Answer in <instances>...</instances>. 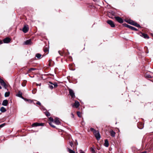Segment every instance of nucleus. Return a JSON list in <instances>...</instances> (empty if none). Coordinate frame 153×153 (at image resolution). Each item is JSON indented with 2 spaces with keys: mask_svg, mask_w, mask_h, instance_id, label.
I'll use <instances>...</instances> for the list:
<instances>
[{
  "mask_svg": "<svg viewBox=\"0 0 153 153\" xmlns=\"http://www.w3.org/2000/svg\"><path fill=\"white\" fill-rule=\"evenodd\" d=\"M127 22H128L130 24H131V25H134L137 27H140V26L139 24L137 23L136 22H134L133 21H132L131 20H128L127 21Z\"/></svg>",
  "mask_w": 153,
  "mask_h": 153,
  "instance_id": "nucleus-1",
  "label": "nucleus"
},
{
  "mask_svg": "<svg viewBox=\"0 0 153 153\" xmlns=\"http://www.w3.org/2000/svg\"><path fill=\"white\" fill-rule=\"evenodd\" d=\"M97 140H99L100 138V135L98 131H97L94 134Z\"/></svg>",
  "mask_w": 153,
  "mask_h": 153,
  "instance_id": "nucleus-2",
  "label": "nucleus"
},
{
  "mask_svg": "<svg viewBox=\"0 0 153 153\" xmlns=\"http://www.w3.org/2000/svg\"><path fill=\"white\" fill-rule=\"evenodd\" d=\"M68 91H69V94L71 97H72V98H74L75 97V93L73 90L69 88L68 89Z\"/></svg>",
  "mask_w": 153,
  "mask_h": 153,
  "instance_id": "nucleus-3",
  "label": "nucleus"
},
{
  "mask_svg": "<svg viewBox=\"0 0 153 153\" xmlns=\"http://www.w3.org/2000/svg\"><path fill=\"white\" fill-rule=\"evenodd\" d=\"M115 19L118 22L121 23L123 22V20L120 17L118 16H115L114 17Z\"/></svg>",
  "mask_w": 153,
  "mask_h": 153,
  "instance_id": "nucleus-4",
  "label": "nucleus"
},
{
  "mask_svg": "<svg viewBox=\"0 0 153 153\" xmlns=\"http://www.w3.org/2000/svg\"><path fill=\"white\" fill-rule=\"evenodd\" d=\"M107 23L109 25L112 27H115V25L113 22L111 20H108L107 21Z\"/></svg>",
  "mask_w": 153,
  "mask_h": 153,
  "instance_id": "nucleus-5",
  "label": "nucleus"
},
{
  "mask_svg": "<svg viewBox=\"0 0 153 153\" xmlns=\"http://www.w3.org/2000/svg\"><path fill=\"white\" fill-rule=\"evenodd\" d=\"M0 84L4 86V88H6V84L4 81L0 78Z\"/></svg>",
  "mask_w": 153,
  "mask_h": 153,
  "instance_id": "nucleus-6",
  "label": "nucleus"
},
{
  "mask_svg": "<svg viewBox=\"0 0 153 153\" xmlns=\"http://www.w3.org/2000/svg\"><path fill=\"white\" fill-rule=\"evenodd\" d=\"M28 30V27L27 25H25L22 29V31L24 33H27Z\"/></svg>",
  "mask_w": 153,
  "mask_h": 153,
  "instance_id": "nucleus-7",
  "label": "nucleus"
},
{
  "mask_svg": "<svg viewBox=\"0 0 153 153\" xmlns=\"http://www.w3.org/2000/svg\"><path fill=\"white\" fill-rule=\"evenodd\" d=\"M10 40L11 39L10 38L7 37L3 39V41L4 43H8L10 42Z\"/></svg>",
  "mask_w": 153,
  "mask_h": 153,
  "instance_id": "nucleus-8",
  "label": "nucleus"
},
{
  "mask_svg": "<svg viewBox=\"0 0 153 153\" xmlns=\"http://www.w3.org/2000/svg\"><path fill=\"white\" fill-rule=\"evenodd\" d=\"M54 123L56 125L61 124V122L59 120V118H56L54 119Z\"/></svg>",
  "mask_w": 153,
  "mask_h": 153,
  "instance_id": "nucleus-9",
  "label": "nucleus"
},
{
  "mask_svg": "<svg viewBox=\"0 0 153 153\" xmlns=\"http://www.w3.org/2000/svg\"><path fill=\"white\" fill-rule=\"evenodd\" d=\"M125 26L131 29L132 30H133L135 31H137V29L130 25L126 24V25H125Z\"/></svg>",
  "mask_w": 153,
  "mask_h": 153,
  "instance_id": "nucleus-10",
  "label": "nucleus"
},
{
  "mask_svg": "<svg viewBox=\"0 0 153 153\" xmlns=\"http://www.w3.org/2000/svg\"><path fill=\"white\" fill-rule=\"evenodd\" d=\"M31 40L30 39L27 40L24 43V44L25 45H28L31 44Z\"/></svg>",
  "mask_w": 153,
  "mask_h": 153,
  "instance_id": "nucleus-11",
  "label": "nucleus"
},
{
  "mask_svg": "<svg viewBox=\"0 0 153 153\" xmlns=\"http://www.w3.org/2000/svg\"><path fill=\"white\" fill-rule=\"evenodd\" d=\"M79 105V102L76 100L75 101V103L73 104V106H75L76 108H78Z\"/></svg>",
  "mask_w": 153,
  "mask_h": 153,
  "instance_id": "nucleus-12",
  "label": "nucleus"
},
{
  "mask_svg": "<svg viewBox=\"0 0 153 153\" xmlns=\"http://www.w3.org/2000/svg\"><path fill=\"white\" fill-rule=\"evenodd\" d=\"M16 96L22 98V99L23 98V97L22 96V93L20 91H19L18 93L16 94Z\"/></svg>",
  "mask_w": 153,
  "mask_h": 153,
  "instance_id": "nucleus-13",
  "label": "nucleus"
},
{
  "mask_svg": "<svg viewBox=\"0 0 153 153\" xmlns=\"http://www.w3.org/2000/svg\"><path fill=\"white\" fill-rule=\"evenodd\" d=\"M8 103V102L7 100H5L3 101L2 103V105L3 106H6Z\"/></svg>",
  "mask_w": 153,
  "mask_h": 153,
  "instance_id": "nucleus-14",
  "label": "nucleus"
},
{
  "mask_svg": "<svg viewBox=\"0 0 153 153\" xmlns=\"http://www.w3.org/2000/svg\"><path fill=\"white\" fill-rule=\"evenodd\" d=\"M104 146L106 147H108V146L109 143L108 140L106 139L105 140Z\"/></svg>",
  "mask_w": 153,
  "mask_h": 153,
  "instance_id": "nucleus-15",
  "label": "nucleus"
},
{
  "mask_svg": "<svg viewBox=\"0 0 153 153\" xmlns=\"http://www.w3.org/2000/svg\"><path fill=\"white\" fill-rule=\"evenodd\" d=\"M110 133L111 135L113 137H114L115 136V133L113 130H111L110 131Z\"/></svg>",
  "mask_w": 153,
  "mask_h": 153,
  "instance_id": "nucleus-16",
  "label": "nucleus"
},
{
  "mask_svg": "<svg viewBox=\"0 0 153 153\" xmlns=\"http://www.w3.org/2000/svg\"><path fill=\"white\" fill-rule=\"evenodd\" d=\"M0 111L2 112H5L6 111L5 108L4 107H1V108Z\"/></svg>",
  "mask_w": 153,
  "mask_h": 153,
  "instance_id": "nucleus-17",
  "label": "nucleus"
},
{
  "mask_svg": "<svg viewBox=\"0 0 153 153\" xmlns=\"http://www.w3.org/2000/svg\"><path fill=\"white\" fill-rule=\"evenodd\" d=\"M142 36L144 38L148 39L149 38V37L147 34L145 33H142Z\"/></svg>",
  "mask_w": 153,
  "mask_h": 153,
  "instance_id": "nucleus-18",
  "label": "nucleus"
},
{
  "mask_svg": "<svg viewBox=\"0 0 153 153\" xmlns=\"http://www.w3.org/2000/svg\"><path fill=\"white\" fill-rule=\"evenodd\" d=\"M68 151L69 153H75V152L72 149H70L69 148H67Z\"/></svg>",
  "mask_w": 153,
  "mask_h": 153,
  "instance_id": "nucleus-19",
  "label": "nucleus"
},
{
  "mask_svg": "<svg viewBox=\"0 0 153 153\" xmlns=\"http://www.w3.org/2000/svg\"><path fill=\"white\" fill-rule=\"evenodd\" d=\"M39 123H33L32 124V127L37 126H39V125H39Z\"/></svg>",
  "mask_w": 153,
  "mask_h": 153,
  "instance_id": "nucleus-20",
  "label": "nucleus"
},
{
  "mask_svg": "<svg viewBox=\"0 0 153 153\" xmlns=\"http://www.w3.org/2000/svg\"><path fill=\"white\" fill-rule=\"evenodd\" d=\"M49 83L54 85V87H56L58 86L56 82L54 83H53L52 82H49Z\"/></svg>",
  "mask_w": 153,
  "mask_h": 153,
  "instance_id": "nucleus-21",
  "label": "nucleus"
},
{
  "mask_svg": "<svg viewBox=\"0 0 153 153\" xmlns=\"http://www.w3.org/2000/svg\"><path fill=\"white\" fill-rule=\"evenodd\" d=\"M41 55L39 53H37L36 55V57L38 59H40L41 58Z\"/></svg>",
  "mask_w": 153,
  "mask_h": 153,
  "instance_id": "nucleus-22",
  "label": "nucleus"
},
{
  "mask_svg": "<svg viewBox=\"0 0 153 153\" xmlns=\"http://www.w3.org/2000/svg\"><path fill=\"white\" fill-rule=\"evenodd\" d=\"M48 84L49 88L51 89H52L53 88V85L51 84Z\"/></svg>",
  "mask_w": 153,
  "mask_h": 153,
  "instance_id": "nucleus-23",
  "label": "nucleus"
},
{
  "mask_svg": "<svg viewBox=\"0 0 153 153\" xmlns=\"http://www.w3.org/2000/svg\"><path fill=\"white\" fill-rule=\"evenodd\" d=\"M10 95V92H6L5 94V97H8Z\"/></svg>",
  "mask_w": 153,
  "mask_h": 153,
  "instance_id": "nucleus-24",
  "label": "nucleus"
},
{
  "mask_svg": "<svg viewBox=\"0 0 153 153\" xmlns=\"http://www.w3.org/2000/svg\"><path fill=\"white\" fill-rule=\"evenodd\" d=\"M90 149L92 153H95V150L94 148L91 147Z\"/></svg>",
  "mask_w": 153,
  "mask_h": 153,
  "instance_id": "nucleus-25",
  "label": "nucleus"
},
{
  "mask_svg": "<svg viewBox=\"0 0 153 153\" xmlns=\"http://www.w3.org/2000/svg\"><path fill=\"white\" fill-rule=\"evenodd\" d=\"M90 130L91 131L93 132L94 133L97 131L93 128H91Z\"/></svg>",
  "mask_w": 153,
  "mask_h": 153,
  "instance_id": "nucleus-26",
  "label": "nucleus"
},
{
  "mask_svg": "<svg viewBox=\"0 0 153 153\" xmlns=\"http://www.w3.org/2000/svg\"><path fill=\"white\" fill-rule=\"evenodd\" d=\"M28 102L30 103H33V104H35V103L33 102V100H28Z\"/></svg>",
  "mask_w": 153,
  "mask_h": 153,
  "instance_id": "nucleus-27",
  "label": "nucleus"
},
{
  "mask_svg": "<svg viewBox=\"0 0 153 153\" xmlns=\"http://www.w3.org/2000/svg\"><path fill=\"white\" fill-rule=\"evenodd\" d=\"M36 70V69H35V68H32L28 70V73H29L30 71H34V70Z\"/></svg>",
  "mask_w": 153,
  "mask_h": 153,
  "instance_id": "nucleus-28",
  "label": "nucleus"
},
{
  "mask_svg": "<svg viewBox=\"0 0 153 153\" xmlns=\"http://www.w3.org/2000/svg\"><path fill=\"white\" fill-rule=\"evenodd\" d=\"M45 114L47 117H49L50 115V113L48 111L45 112Z\"/></svg>",
  "mask_w": 153,
  "mask_h": 153,
  "instance_id": "nucleus-29",
  "label": "nucleus"
},
{
  "mask_svg": "<svg viewBox=\"0 0 153 153\" xmlns=\"http://www.w3.org/2000/svg\"><path fill=\"white\" fill-rule=\"evenodd\" d=\"M49 120L51 121V122H53L54 121V120L53 118L51 117H50L49 118Z\"/></svg>",
  "mask_w": 153,
  "mask_h": 153,
  "instance_id": "nucleus-30",
  "label": "nucleus"
},
{
  "mask_svg": "<svg viewBox=\"0 0 153 153\" xmlns=\"http://www.w3.org/2000/svg\"><path fill=\"white\" fill-rule=\"evenodd\" d=\"M77 115L79 117H81V113H80V112H79V111L77 112Z\"/></svg>",
  "mask_w": 153,
  "mask_h": 153,
  "instance_id": "nucleus-31",
  "label": "nucleus"
},
{
  "mask_svg": "<svg viewBox=\"0 0 153 153\" xmlns=\"http://www.w3.org/2000/svg\"><path fill=\"white\" fill-rule=\"evenodd\" d=\"M48 51V48H45L44 49V51L45 52H47Z\"/></svg>",
  "mask_w": 153,
  "mask_h": 153,
  "instance_id": "nucleus-32",
  "label": "nucleus"
},
{
  "mask_svg": "<svg viewBox=\"0 0 153 153\" xmlns=\"http://www.w3.org/2000/svg\"><path fill=\"white\" fill-rule=\"evenodd\" d=\"M49 124L51 125V126H52V127L55 128V126L52 124V122H50L49 123Z\"/></svg>",
  "mask_w": 153,
  "mask_h": 153,
  "instance_id": "nucleus-33",
  "label": "nucleus"
},
{
  "mask_svg": "<svg viewBox=\"0 0 153 153\" xmlns=\"http://www.w3.org/2000/svg\"><path fill=\"white\" fill-rule=\"evenodd\" d=\"M5 125V123H3L0 125V128H2Z\"/></svg>",
  "mask_w": 153,
  "mask_h": 153,
  "instance_id": "nucleus-34",
  "label": "nucleus"
},
{
  "mask_svg": "<svg viewBox=\"0 0 153 153\" xmlns=\"http://www.w3.org/2000/svg\"><path fill=\"white\" fill-rule=\"evenodd\" d=\"M37 104V105H39L40 106H41V103L39 102V101H37L36 103Z\"/></svg>",
  "mask_w": 153,
  "mask_h": 153,
  "instance_id": "nucleus-35",
  "label": "nucleus"
},
{
  "mask_svg": "<svg viewBox=\"0 0 153 153\" xmlns=\"http://www.w3.org/2000/svg\"><path fill=\"white\" fill-rule=\"evenodd\" d=\"M69 143H70V146L71 147H72V146L73 145V143L72 142H69Z\"/></svg>",
  "mask_w": 153,
  "mask_h": 153,
  "instance_id": "nucleus-36",
  "label": "nucleus"
},
{
  "mask_svg": "<svg viewBox=\"0 0 153 153\" xmlns=\"http://www.w3.org/2000/svg\"><path fill=\"white\" fill-rule=\"evenodd\" d=\"M22 99H23L24 100H25L26 101H27V102L28 101V100H29V99H27L25 98L24 97H23V98H22Z\"/></svg>",
  "mask_w": 153,
  "mask_h": 153,
  "instance_id": "nucleus-37",
  "label": "nucleus"
},
{
  "mask_svg": "<svg viewBox=\"0 0 153 153\" xmlns=\"http://www.w3.org/2000/svg\"><path fill=\"white\" fill-rule=\"evenodd\" d=\"M52 60H49V65L50 66V64Z\"/></svg>",
  "mask_w": 153,
  "mask_h": 153,
  "instance_id": "nucleus-38",
  "label": "nucleus"
},
{
  "mask_svg": "<svg viewBox=\"0 0 153 153\" xmlns=\"http://www.w3.org/2000/svg\"><path fill=\"white\" fill-rule=\"evenodd\" d=\"M39 124H40V125H39V126H42L44 125V124L42 123H39Z\"/></svg>",
  "mask_w": 153,
  "mask_h": 153,
  "instance_id": "nucleus-39",
  "label": "nucleus"
},
{
  "mask_svg": "<svg viewBox=\"0 0 153 153\" xmlns=\"http://www.w3.org/2000/svg\"><path fill=\"white\" fill-rule=\"evenodd\" d=\"M76 143H75V144L76 145H78V142L76 140Z\"/></svg>",
  "mask_w": 153,
  "mask_h": 153,
  "instance_id": "nucleus-40",
  "label": "nucleus"
},
{
  "mask_svg": "<svg viewBox=\"0 0 153 153\" xmlns=\"http://www.w3.org/2000/svg\"><path fill=\"white\" fill-rule=\"evenodd\" d=\"M3 43L2 41L0 40V44H1Z\"/></svg>",
  "mask_w": 153,
  "mask_h": 153,
  "instance_id": "nucleus-41",
  "label": "nucleus"
},
{
  "mask_svg": "<svg viewBox=\"0 0 153 153\" xmlns=\"http://www.w3.org/2000/svg\"><path fill=\"white\" fill-rule=\"evenodd\" d=\"M71 115H72V117H74V114L72 113H71Z\"/></svg>",
  "mask_w": 153,
  "mask_h": 153,
  "instance_id": "nucleus-42",
  "label": "nucleus"
},
{
  "mask_svg": "<svg viewBox=\"0 0 153 153\" xmlns=\"http://www.w3.org/2000/svg\"><path fill=\"white\" fill-rule=\"evenodd\" d=\"M146 153V152H143L142 153Z\"/></svg>",
  "mask_w": 153,
  "mask_h": 153,
  "instance_id": "nucleus-43",
  "label": "nucleus"
},
{
  "mask_svg": "<svg viewBox=\"0 0 153 153\" xmlns=\"http://www.w3.org/2000/svg\"><path fill=\"white\" fill-rule=\"evenodd\" d=\"M1 86H0V89H1Z\"/></svg>",
  "mask_w": 153,
  "mask_h": 153,
  "instance_id": "nucleus-44",
  "label": "nucleus"
},
{
  "mask_svg": "<svg viewBox=\"0 0 153 153\" xmlns=\"http://www.w3.org/2000/svg\"><path fill=\"white\" fill-rule=\"evenodd\" d=\"M148 77H150V76H148Z\"/></svg>",
  "mask_w": 153,
  "mask_h": 153,
  "instance_id": "nucleus-45",
  "label": "nucleus"
},
{
  "mask_svg": "<svg viewBox=\"0 0 153 153\" xmlns=\"http://www.w3.org/2000/svg\"><path fill=\"white\" fill-rule=\"evenodd\" d=\"M142 128H141L140 129H142Z\"/></svg>",
  "mask_w": 153,
  "mask_h": 153,
  "instance_id": "nucleus-46",
  "label": "nucleus"
}]
</instances>
